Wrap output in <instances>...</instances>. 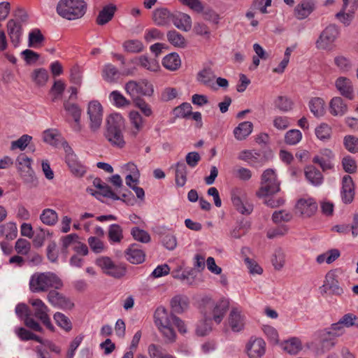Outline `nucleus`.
<instances>
[{
	"label": "nucleus",
	"mask_w": 358,
	"mask_h": 358,
	"mask_svg": "<svg viewBox=\"0 0 358 358\" xmlns=\"http://www.w3.org/2000/svg\"><path fill=\"white\" fill-rule=\"evenodd\" d=\"M120 72L117 69L111 64H106L103 67L102 76L103 79L110 83H116L119 78Z\"/></svg>",
	"instance_id": "obj_35"
},
{
	"label": "nucleus",
	"mask_w": 358,
	"mask_h": 358,
	"mask_svg": "<svg viewBox=\"0 0 358 358\" xmlns=\"http://www.w3.org/2000/svg\"><path fill=\"white\" fill-rule=\"evenodd\" d=\"M17 228L14 222H8L0 225V236H4L8 241L17 237Z\"/></svg>",
	"instance_id": "obj_38"
},
{
	"label": "nucleus",
	"mask_w": 358,
	"mask_h": 358,
	"mask_svg": "<svg viewBox=\"0 0 358 358\" xmlns=\"http://www.w3.org/2000/svg\"><path fill=\"white\" fill-rule=\"evenodd\" d=\"M125 254L127 259L131 264H138L145 260V252L138 244H132Z\"/></svg>",
	"instance_id": "obj_24"
},
{
	"label": "nucleus",
	"mask_w": 358,
	"mask_h": 358,
	"mask_svg": "<svg viewBox=\"0 0 358 358\" xmlns=\"http://www.w3.org/2000/svg\"><path fill=\"white\" fill-rule=\"evenodd\" d=\"M334 154L329 149H323L320 153L313 158V162L317 164L323 171L330 170L334 168L332 160Z\"/></svg>",
	"instance_id": "obj_19"
},
{
	"label": "nucleus",
	"mask_w": 358,
	"mask_h": 358,
	"mask_svg": "<svg viewBox=\"0 0 358 358\" xmlns=\"http://www.w3.org/2000/svg\"><path fill=\"white\" fill-rule=\"evenodd\" d=\"M47 299L52 306L61 309L71 310L74 306V303L69 298L65 296L55 289L49 291L47 295Z\"/></svg>",
	"instance_id": "obj_15"
},
{
	"label": "nucleus",
	"mask_w": 358,
	"mask_h": 358,
	"mask_svg": "<svg viewBox=\"0 0 358 358\" xmlns=\"http://www.w3.org/2000/svg\"><path fill=\"white\" fill-rule=\"evenodd\" d=\"M335 65L342 71H348L352 66L350 60L343 55H338L334 58Z\"/></svg>",
	"instance_id": "obj_58"
},
{
	"label": "nucleus",
	"mask_w": 358,
	"mask_h": 358,
	"mask_svg": "<svg viewBox=\"0 0 358 358\" xmlns=\"http://www.w3.org/2000/svg\"><path fill=\"white\" fill-rule=\"evenodd\" d=\"M6 27L11 43L15 47H17L22 33L21 23L11 19L8 21Z\"/></svg>",
	"instance_id": "obj_20"
},
{
	"label": "nucleus",
	"mask_w": 358,
	"mask_h": 358,
	"mask_svg": "<svg viewBox=\"0 0 358 358\" xmlns=\"http://www.w3.org/2000/svg\"><path fill=\"white\" fill-rule=\"evenodd\" d=\"M280 191V182L277 179L275 171L268 169L262 175L261 187L257 192V196L264 197L275 194Z\"/></svg>",
	"instance_id": "obj_6"
},
{
	"label": "nucleus",
	"mask_w": 358,
	"mask_h": 358,
	"mask_svg": "<svg viewBox=\"0 0 358 358\" xmlns=\"http://www.w3.org/2000/svg\"><path fill=\"white\" fill-rule=\"evenodd\" d=\"M129 120L132 125L131 134L136 136L138 133L143 128V119L138 112L131 111L129 113Z\"/></svg>",
	"instance_id": "obj_37"
},
{
	"label": "nucleus",
	"mask_w": 358,
	"mask_h": 358,
	"mask_svg": "<svg viewBox=\"0 0 358 358\" xmlns=\"http://www.w3.org/2000/svg\"><path fill=\"white\" fill-rule=\"evenodd\" d=\"M173 313L181 314L189 307V299L184 295H177L172 298L170 302Z\"/></svg>",
	"instance_id": "obj_29"
},
{
	"label": "nucleus",
	"mask_w": 358,
	"mask_h": 358,
	"mask_svg": "<svg viewBox=\"0 0 358 358\" xmlns=\"http://www.w3.org/2000/svg\"><path fill=\"white\" fill-rule=\"evenodd\" d=\"M334 229L339 233L347 234L352 231L353 237L358 235V215H355L353 217V223L351 226L348 224L336 225L334 227Z\"/></svg>",
	"instance_id": "obj_43"
},
{
	"label": "nucleus",
	"mask_w": 358,
	"mask_h": 358,
	"mask_svg": "<svg viewBox=\"0 0 358 358\" xmlns=\"http://www.w3.org/2000/svg\"><path fill=\"white\" fill-rule=\"evenodd\" d=\"M331 133V127L327 124H321L315 129L317 137L322 141H327L330 138Z\"/></svg>",
	"instance_id": "obj_56"
},
{
	"label": "nucleus",
	"mask_w": 358,
	"mask_h": 358,
	"mask_svg": "<svg viewBox=\"0 0 358 358\" xmlns=\"http://www.w3.org/2000/svg\"><path fill=\"white\" fill-rule=\"evenodd\" d=\"M310 112L317 117H322L325 113V102L320 97L312 98L308 103Z\"/></svg>",
	"instance_id": "obj_33"
},
{
	"label": "nucleus",
	"mask_w": 358,
	"mask_h": 358,
	"mask_svg": "<svg viewBox=\"0 0 358 358\" xmlns=\"http://www.w3.org/2000/svg\"><path fill=\"white\" fill-rule=\"evenodd\" d=\"M16 315L24 321L26 327L38 332H42L43 328L40 324L31 316L29 307L24 303H19L15 307Z\"/></svg>",
	"instance_id": "obj_14"
},
{
	"label": "nucleus",
	"mask_w": 358,
	"mask_h": 358,
	"mask_svg": "<svg viewBox=\"0 0 358 358\" xmlns=\"http://www.w3.org/2000/svg\"><path fill=\"white\" fill-rule=\"evenodd\" d=\"M29 285L34 293L45 292L50 289H60L64 285L62 280L52 272L34 273Z\"/></svg>",
	"instance_id": "obj_2"
},
{
	"label": "nucleus",
	"mask_w": 358,
	"mask_h": 358,
	"mask_svg": "<svg viewBox=\"0 0 358 358\" xmlns=\"http://www.w3.org/2000/svg\"><path fill=\"white\" fill-rule=\"evenodd\" d=\"M34 80L39 85H44L48 79V73L44 69L35 70L33 73Z\"/></svg>",
	"instance_id": "obj_63"
},
{
	"label": "nucleus",
	"mask_w": 358,
	"mask_h": 358,
	"mask_svg": "<svg viewBox=\"0 0 358 358\" xmlns=\"http://www.w3.org/2000/svg\"><path fill=\"white\" fill-rule=\"evenodd\" d=\"M167 39L175 47L184 48L185 46V38L176 30H171L167 33Z\"/></svg>",
	"instance_id": "obj_46"
},
{
	"label": "nucleus",
	"mask_w": 358,
	"mask_h": 358,
	"mask_svg": "<svg viewBox=\"0 0 358 358\" xmlns=\"http://www.w3.org/2000/svg\"><path fill=\"white\" fill-rule=\"evenodd\" d=\"M173 14L166 8H159L154 10L152 20L157 26L164 27L171 22Z\"/></svg>",
	"instance_id": "obj_25"
},
{
	"label": "nucleus",
	"mask_w": 358,
	"mask_h": 358,
	"mask_svg": "<svg viewBox=\"0 0 358 358\" xmlns=\"http://www.w3.org/2000/svg\"><path fill=\"white\" fill-rule=\"evenodd\" d=\"M116 6L113 4H108L104 6L99 13L96 19L98 25L103 26L109 22L114 17Z\"/></svg>",
	"instance_id": "obj_28"
},
{
	"label": "nucleus",
	"mask_w": 358,
	"mask_h": 358,
	"mask_svg": "<svg viewBox=\"0 0 358 358\" xmlns=\"http://www.w3.org/2000/svg\"><path fill=\"white\" fill-rule=\"evenodd\" d=\"M204 320L200 321L196 329V333L198 336H203L208 334L212 329L211 327V316L208 315L207 312H203Z\"/></svg>",
	"instance_id": "obj_39"
},
{
	"label": "nucleus",
	"mask_w": 358,
	"mask_h": 358,
	"mask_svg": "<svg viewBox=\"0 0 358 358\" xmlns=\"http://www.w3.org/2000/svg\"><path fill=\"white\" fill-rule=\"evenodd\" d=\"M124 89L131 97L136 98L139 95L151 96L154 89L152 85L146 80L139 82L131 80L126 83Z\"/></svg>",
	"instance_id": "obj_9"
},
{
	"label": "nucleus",
	"mask_w": 358,
	"mask_h": 358,
	"mask_svg": "<svg viewBox=\"0 0 358 358\" xmlns=\"http://www.w3.org/2000/svg\"><path fill=\"white\" fill-rule=\"evenodd\" d=\"M40 220L43 224L48 226H53L57 222L58 215L55 210L50 208H45L42 211L40 215Z\"/></svg>",
	"instance_id": "obj_41"
},
{
	"label": "nucleus",
	"mask_w": 358,
	"mask_h": 358,
	"mask_svg": "<svg viewBox=\"0 0 358 358\" xmlns=\"http://www.w3.org/2000/svg\"><path fill=\"white\" fill-rule=\"evenodd\" d=\"M305 176L308 181L314 186H319L323 182L322 173L314 166H308L305 169Z\"/></svg>",
	"instance_id": "obj_31"
},
{
	"label": "nucleus",
	"mask_w": 358,
	"mask_h": 358,
	"mask_svg": "<svg viewBox=\"0 0 358 358\" xmlns=\"http://www.w3.org/2000/svg\"><path fill=\"white\" fill-rule=\"evenodd\" d=\"M74 157L73 155L69 156L66 158V163L73 174L79 177L83 176L86 172V169L80 163L75 160Z\"/></svg>",
	"instance_id": "obj_42"
},
{
	"label": "nucleus",
	"mask_w": 358,
	"mask_h": 358,
	"mask_svg": "<svg viewBox=\"0 0 358 358\" xmlns=\"http://www.w3.org/2000/svg\"><path fill=\"white\" fill-rule=\"evenodd\" d=\"M335 87L340 94L343 97L352 100L355 97L352 82L348 78L341 76L335 81Z\"/></svg>",
	"instance_id": "obj_18"
},
{
	"label": "nucleus",
	"mask_w": 358,
	"mask_h": 358,
	"mask_svg": "<svg viewBox=\"0 0 358 358\" xmlns=\"http://www.w3.org/2000/svg\"><path fill=\"white\" fill-rule=\"evenodd\" d=\"M215 76L210 69H205L198 73V81L206 86L213 85Z\"/></svg>",
	"instance_id": "obj_47"
},
{
	"label": "nucleus",
	"mask_w": 358,
	"mask_h": 358,
	"mask_svg": "<svg viewBox=\"0 0 358 358\" xmlns=\"http://www.w3.org/2000/svg\"><path fill=\"white\" fill-rule=\"evenodd\" d=\"M317 203L313 198H301L295 205V214L303 218H308L315 215Z\"/></svg>",
	"instance_id": "obj_12"
},
{
	"label": "nucleus",
	"mask_w": 358,
	"mask_h": 358,
	"mask_svg": "<svg viewBox=\"0 0 358 358\" xmlns=\"http://www.w3.org/2000/svg\"><path fill=\"white\" fill-rule=\"evenodd\" d=\"M323 287L326 291L329 290L333 294L341 295L343 293V289L339 285L337 275L335 271H333L327 273Z\"/></svg>",
	"instance_id": "obj_22"
},
{
	"label": "nucleus",
	"mask_w": 358,
	"mask_h": 358,
	"mask_svg": "<svg viewBox=\"0 0 358 358\" xmlns=\"http://www.w3.org/2000/svg\"><path fill=\"white\" fill-rule=\"evenodd\" d=\"M108 238L113 243H120L123 238L122 227L117 224H113L108 228Z\"/></svg>",
	"instance_id": "obj_44"
},
{
	"label": "nucleus",
	"mask_w": 358,
	"mask_h": 358,
	"mask_svg": "<svg viewBox=\"0 0 358 358\" xmlns=\"http://www.w3.org/2000/svg\"><path fill=\"white\" fill-rule=\"evenodd\" d=\"M131 234L133 238L139 242L147 243L150 241V234L143 229H141L138 227H134L131 229Z\"/></svg>",
	"instance_id": "obj_51"
},
{
	"label": "nucleus",
	"mask_w": 358,
	"mask_h": 358,
	"mask_svg": "<svg viewBox=\"0 0 358 358\" xmlns=\"http://www.w3.org/2000/svg\"><path fill=\"white\" fill-rule=\"evenodd\" d=\"M348 111V105L340 96L332 98L329 102V112L334 116H343Z\"/></svg>",
	"instance_id": "obj_26"
},
{
	"label": "nucleus",
	"mask_w": 358,
	"mask_h": 358,
	"mask_svg": "<svg viewBox=\"0 0 358 358\" xmlns=\"http://www.w3.org/2000/svg\"><path fill=\"white\" fill-rule=\"evenodd\" d=\"M246 349L250 358H261L265 353L266 343L261 338H251Z\"/></svg>",
	"instance_id": "obj_17"
},
{
	"label": "nucleus",
	"mask_w": 358,
	"mask_h": 358,
	"mask_svg": "<svg viewBox=\"0 0 358 358\" xmlns=\"http://www.w3.org/2000/svg\"><path fill=\"white\" fill-rule=\"evenodd\" d=\"M201 303L204 306L203 313L206 311L208 315L211 316V321L213 320L216 324L222 321L229 305L227 299H221L215 303L208 296L202 297Z\"/></svg>",
	"instance_id": "obj_5"
},
{
	"label": "nucleus",
	"mask_w": 358,
	"mask_h": 358,
	"mask_svg": "<svg viewBox=\"0 0 358 358\" xmlns=\"http://www.w3.org/2000/svg\"><path fill=\"white\" fill-rule=\"evenodd\" d=\"M124 119L120 114H111L107 117L104 136L113 146L120 148L124 146Z\"/></svg>",
	"instance_id": "obj_3"
},
{
	"label": "nucleus",
	"mask_w": 358,
	"mask_h": 358,
	"mask_svg": "<svg viewBox=\"0 0 358 358\" xmlns=\"http://www.w3.org/2000/svg\"><path fill=\"white\" fill-rule=\"evenodd\" d=\"M171 22L178 29L185 31H189L192 27L191 17L185 13L173 15Z\"/></svg>",
	"instance_id": "obj_30"
},
{
	"label": "nucleus",
	"mask_w": 358,
	"mask_h": 358,
	"mask_svg": "<svg viewBox=\"0 0 358 358\" xmlns=\"http://www.w3.org/2000/svg\"><path fill=\"white\" fill-rule=\"evenodd\" d=\"M345 148L350 152H358V138L353 136H346L344 138Z\"/></svg>",
	"instance_id": "obj_62"
},
{
	"label": "nucleus",
	"mask_w": 358,
	"mask_h": 358,
	"mask_svg": "<svg viewBox=\"0 0 358 358\" xmlns=\"http://www.w3.org/2000/svg\"><path fill=\"white\" fill-rule=\"evenodd\" d=\"M125 273L126 268L124 266H122V264H115L113 263V266H110V268H109L106 271V274L115 278H120L124 276Z\"/></svg>",
	"instance_id": "obj_61"
},
{
	"label": "nucleus",
	"mask_w": 358,
	"mask_h": 358,
	"mask_svg": "<svg viewBox=\"0 0 358 358\" xmlns=\"http://www.w3.org/2000/svg\"><path fill=\"white\" fill-rule=\"evenodd\" d=\"M229 324L234 332L241 331L245 326V317L238 308H233L229 315Z\"/></svg>",
	"instance_id": "obj_23"
},
{
	"label": "nucleus",
	"mask_w": 358,
	"mask_h": 358,
	"mask_svg": "<svg viewBox=\"0 0 358 358\" xmlns=\"http://www.w3.org/2000/svg\"><path fill=\"white\" fill-rule=\"evenodd\" d=\"M192 107L189 103H182L173 110L176 117L186 118L192 113Z\"/></svg>",
	"instance_id": "obj_54"
},
{
	"label": "nucleus",
	"mask_w": 358,
	"mask_h": 358,
	"mask_svg": "<svg viewBox=\"0 0 358 358\" xmlns=\"http://www.w3.org/2000/svg\"><path fill=\"white\" fill-rule=\"evenodd\" d=\"M275 103V106L283 112H287L292 108V101L286 96H278Z\"/></svg>",
	"instance_id": "obj_64"
},
{
	"label": "nucleus",
	"mask_w": 358,
	"mask_h": 358,
	"mask_svg": "<svg viewBox=\"0 0 358 358\" xmlns=\"http://www.w3.org/2000/svg\"><path fill=\"white\" fill-rule=\"evenodd\" d=\"M231 202L236 209L243 215H250L253 210V205L250 203L246 195L240 189L232 191Z\"/></svg>",
	"instance_id": "obj_13"
},
{
	"label": "nucleus",
	"mask_w": 358,
	"mask_h": 358,
	"mask_svg": "<svg viewBox=\"0 0 358 358\" xmlns=\"http://www.w3.org/2000/svg\"><path fill=\"white\" fill-rule=\"evenodd\" d=\"M252 123L250 122H243L240 123L234 130L235 138L238 141H242L248 136L252 131Z\"/></svg>",
	"instance_id": "obj_32"
},
{
	"label": "nucleus",
	"mask_w": 358,
	"mask_h": 358,
	"mask_svg": "<svg viewBox=\"0 0 358 358\" xmlns=\"http://www.w3.org/2000/svg\"><path fill=\"white\" fill-rule=\"evenodd\" d=\"M86 11V3L83 0H60L57 6L59 15L69 20L80 18Z\"/></svg>",
	"instance_id": "obj_4"
},
{
	"label": "nucleus",
	"mask_w": 358,
	"mask_h": 358,
	"mask_svg": "<svg viewBox=\"0 0 358 358\" xmlns=\"http://www.w3.org/2000/svg\"><path fill=\"white\" fill-rule=\"evenodd\" d=\"M292 219V214L285 210L275 211L272 215V220L275 223L289 222Z\"/></svg>",
	"instance_id": "obj_60"
},
{
	"label": "nucleus",
	"mask_w": 358,
	"mask_h": 358,
	"mask_svg": "<svg viewBox=\"0 0 358 358\" xmlns=\"http://www.w3.org/2000/svg\"><path fill=\"white\" fill-rule=\"evenodd\" d=\"M282 349L290 355L297 354L301 349V343L297 338H292L282 344Z\"/></svg>",
	"instance_id": "obj_40"
},
{
	"label": "nucleus",
	"mask_w": 358,
	"mask_h": 358,
	"mask_svg": "<svg viewBox=\"0 0 358 358\" xmlns=\"http://www.w3.org/2000/svg\"><path fill=\"white\" fill-rule=\"evenodd\" d=\"M44 41V36L41 31L35 29L29 34L28 46L30 48H36L38 44Z\"/></svg>",
	"instance_id": "obj_52"
},
{
	"label": "nucleus",
	"mask_w": 358,
	"mask_h": 358,
	"mask_svg": "<svg viewBox=\"0 0 358 358\" xmlns=\"http://www.w3.org/2000/svg\"><path fill=\"white\" fill-rule=\"evenodd\" d=\"M32 137L27 134L22 135L20 138L11 143V149L15 150L19 148L24 150L31 141Z\"/></svg>",
	"instance_id": "obj_59"
},
{
	"label": "nucleus",
	"mask_w": 358,
	"mask_h": 358,
	"mask_svg": "<svg viewBox=\"0 0 358 358\" xmlns=\"http://www.w3.org/2000/svg\"><path fill=\"white\" fill-rule=\"evenodd\" d=\"M162 64L168 70L176 71L180 66L181 60L177 53L173 52L164 57Z\"/></svg>",
	"instance_id": "obj_36"
},
{
	"label": "nucleus",
	"mask_w": 358,
	"mask_h": 358,
	"mask_svg": "<svg viewBox=\"0 0 358 358\" xmlns=\"http://www.w3.org/2000/svg\"><path fill=\"white\" fill-rule=\"evenodd\" d=\"M341 196L343 201L345 203H350L354 199V183L349 175H345L343 178Z\"/></svg>",
	"instance_id": "obj_21"
},
{
	"label": "nucleus",
	"mask_w": 358,
	"mask_h": 358,
	"mask_svg": "<svg viewBox=\"0 0 358 358\" xmlns=\"http://www.w3.org/2000/svg\"><path fill=\"white\" fill-rule=\"evenodd\" d=\"M109 98L113 103L118 108L129 105V101H128L120 92L117 90L113 91L110 94Z\"/></svg>",
	"instance_id": "obj_49"
},
{
	"label": "nucleus",
	"mask_w": 358,
	"mask_h": 358,
	"mask_svg": "<svg viewBox=\"0 0 358 358\" xmlns=\"http://www.w3.org/2000/svg\"><path fill=\"white\" fill-rule=\"evenodd\" d=\"M338 34L339 31L336 25L331 24L327 27L317 40L316 48L320 50H331Z\"/></svg>",
	"instance_id": "obj_8"
},
{
	"label": "nucleus",
	"mask_w": 358,
	"mask_h": 358,
	"mask_svg": "<svg viewBox=\"0 0 358 358\" xmlns=\"http://www.w3.org/2000/svg\"><path fill=\"white\" fill-rule=\"evenodd\" d=\"M87 191L90 192L92 195H94L95 196H96L97 198H98V195H100V196H103L106 198L112 199L113 200H122V199L120 196H118L116 193H115L112 190L111 187L106 184L105 185H103V187L100 190H99L98 192H96L95 193L92 192V189H87Z\"/></svg>",
	"instance_id": "obj_48"
},
{
	"label": "nucleus",
	"mask_w": 358,
	"mask_h": 358,
	"mask_svg": "<svg viewBox=\"0 0 358 358\" xmlns=\"http://www.w3.org/2000/svg\"><path fill=\"white\" fill-rule=\"evenodd\" d=\"M53 318L56 324L66 331L68 332L72 329V323L69 318L64 314L57 312L54 314Z\"/></svg>",
	"instance_id": "obj_45"
},
{
	"label": "nucleus",
	"mask_w": 358,
	"mask_h": 358,
	"mask_svg": "<svg viewBox=\"0 0 358 358\" xmlns=\"http://www.w3.org/2000/svg\"><path fill=\"white\" fill-rule=\"evenodd\" d=\"M155 323L164 336L170 342L176 338V332L173 328L174 324L178 331L185 334L187 331L184 322L168 310L163 306L158 307L154 314Z\"/></svg>",
	"instance_id": "obj_1"
},
{
	"label": "nucleus",
	"mask_w": 358,
	"mask_h": 358,
	"mask_svg": "<svg viewBox=\"0 0 358 358\" xmlns=\"http://www.w3.org/2000/svg\"><path fill=\"white\" fill-rule=\"evenodd\" d=\"M315 9V3L310 0H305L299 3L294 8V14L297 19L306 18Z\"/></svg>",
	"instance_id": "obj_27"
},
{
	"label": "nucleus",
	"mask_w": 358,
	"mask_h": 358,
	"mask_svg": "<svg viewBox=\"0 0 358 358\" xmlns=\"http://www.w3.org/2000/svg\"><path fill=\"white\" fill-rule=\"evenodd\" d=\"M285 255L281 248L275 250L273 255L271 262L276 270H280L285 264Z\"/></svg>",
	"instance_id": "obj_53"
},
{
	"label": "nucleus",
	"mask_w": 358,
	"mask_h": 358,
	"mask_svg": "<svg viewBox=\"0 0 358 358\" xmlns=\"http://www.w3.org/2000/svg\"><path fill=\"white\" fill-rule=\"evenodd\" d=\"M187 166L184 162H178L176 164V184L178 187H183L187 182Z\"/></svg>",
	"instance_id": "obj_34"
},
{
	"label": "nucleus",
	"mask_w": 358,
	"mask_h": 358,
	"mask_svg": "<svg viewBox=\"0 0 358 358\" xmlns=\"http://www.w3.org/2000/svg\"><path fill=\"white\" fill-rule=\"evenodd\" d=\"M29 302L34 308V316L41 320L50 331H55V327L48 315L50 309L45 303L40 299H30Z\"/></svg>",
	"instance_id": "obj_10"
},
{
	"label": "nucleus",
	"mask_w": 358,
	"mask_h": 358,
	"mask_svg": "<svg viewBox=\"0 0 358 358\" xmlns=\"http://www.w3.org/2000/svg\"><path fill=\"white\" fill-rule=\"evenodd\" d=\"M64 108L73 119L81 117L82 110L78 104L71 103L69 101H64Z\"/></svg>",
	"instance_id": "obj_50"
},
{
	"label": "nucleus",
	"mask_w": 358,
	"mask_h": 358,
	"mask_svg": "<svg viewBox=\"0 0 358 358\" xmlns=\"http://www.w3.org/2000/svg\"><path fill=\"white\" fill-rule=\"evenodd\" d=\"M338 336L339 334L334 332H324L320 343L314 348L315 355H322L330 350L336 344L335 338Z\"/></svg>",
	"instance_id": "obj_16"
},
{
	"label": "nucleus",
	"mask_w": 358,
	"mask_h": 358,
	"mask_svg": "<svg viewBox=\"0 0 358 358\" xmlns=\"http://www.w3.org/2000/svg\"><path fill=\"white\" fill-rule=\"evenodd\" d=\"M59 134L56 129H46L43 133V141L50 145H56L58 143Z\"/></svg>",
	"instance_id": "obj_57"
},
{
	"label": "nucleus",
	"mask_w": 358,
	"mask_h": 358,
	"mask_svg": "<svg viewBox=\"0 0 358 358\" xmlns=\"http://www.w3.org/2000/svg\"><path fill=\"white\" fill-rule=\"evenodd\" d=\"M302 138L301 132L298 129H291L285 136V141L289 145L297 144Z\"/></svg>",
	"instance_id": "obj_55"
},
{
	"label": "nucleus",
	"mask_w": 358,
	"mask_h": 358,
	"mask_svg": "<svg viewBox=\"0 0 358 358\" xmlns=\"http://www.w3.org/2000/svg\"><path fill=\"white\" fill-rule=\"evenodd\" d=\"M87 115L90 120V128L95 132L98 131L102 124L103 107L98 101H92L88 103Z\"/></svg>",
	"instance_id": "obj_11"
},
{
	"label": "nucleus",
	"mask_w": 358,
	"mask_h": 358,
	"mask_svg": "<svg viewBox=\"0 0 358 358\" xmlns=\"http://www.w3.org/2000/svg\"><path fill=\"white\" fill-rule=\"evenodd\" d=\"M17 161L19 164L18 169L20 177L24 183L29 189L36 187L38 185V181L34 170L31 167V159L24 154H22L17 157Z\"/></svg>",
	"instance_id": "obj_7"
}]
</instances>
